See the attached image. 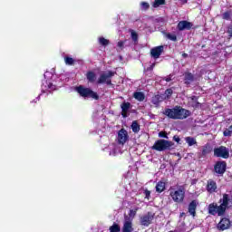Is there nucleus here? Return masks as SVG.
Returning <instances> with one entry per match:
<instances>
[{
  "instance_id": "nucleus-1",
  "label": "nucleus",
  "mask_w": 232,
  "mask_h": 232,
  "mask_svg": "<svg viewBox=\"0 0 232 232\" xmlns=\"http://www.w3.org/2000/svg\"><path fill=\"white\" fill-rule=\"evenodd\" d=\"M163 115H166V117L173 119L174 121H184V119L191 117V111L180 106H175L172 109H165Z\"/></svg>"
},
{
  "instance_id": "nucleus-2",
  "label": "nucleus",
  "mask_w": 232,
  "mask_h": 232,
  "mask_svg": "<svg viewBox=\"0 0 232 232\" xmlns=\"http://www.w3.org/2000/svg\"><path fill=\"white\" fill-rule=\"evenodd\" d=\"M173 146H175L173 141H169L168 140H158L152 146V150H155L156 151H166L173 150Z\"/></svg>"
},
{
  "instance_id": "nucleus-3",
  "label": "nucleus",
  "mask_w": 232,
  "mask_h": 232,
  "mask_svg": "<svg viewBox=\"0 0 232 232\" xmlns=\"http://www.w3.org/2000/svg\"><path fill=\"white\" fill-rule=\"evenodd\" d=\"M76 92L81 95V97H83L86 99L87 97H90L91 99H94L95 101H99V94L97 92H93L90 88L83 87L82 85H80L76 88Z\"/></svg>"
},
{
  "instance_id": "nucleus-4",
  "label": "nucleus",
  "mask_w": 232,
  "mask_h": 232,
  "mask_svg": "<svg viewBox=\"0 0 232 232\" xmlns=\"http://www.w3.org/2000/svg\"><path fill=\"white\" fill-rule=\"evenodd\" d=\"M169 196L177 204H182L186 197V189L183 188H179L178 190L172 189L170 190Z\"/></svg>"
},
{
  "instance_id": "nucleus-5",
  "label": "nucleus",
  "mask_w": 232,
  "mask_h": 232,
  "mask_svg": "<svg viewBox=\"0 0 232 232\" xmlns=\"http://www.w3.org/2000/svg\"><path fill=\"white\" fill-rule=\"evenodd\" d=\"M208 213L209 215H213V217H224L226 214V209L222 207V205H218L216 203H212L208 205Z\"/></svg>"
},
{
  "instance_id": "nucleus-6",
  "label": "nucleus",
  "mask_w": 232,
  "mask_h": 232,
  "mask_svg": "<svg viewBox=\"0 0 232 232\" xmlns=\"http://www.w3.org/2000/svg\"><path fill=\"white\" fill-rule=\"evenodd\" d=\"M113 75H115V72H113L111 71L102 72L97 81V84H104L105 83L108 86H111V77H113Z\"/></svg>"
},
{
  "instance_id": "nucleus-7",
  "label": "nucleus",
  "mask_w": 232,
  "mask_h": 232,
  "mask_svg": "<svg viewBox=\"0 0 232 232\" xmlns=\"http://www.w3.org/2000/svg\"><path fill=\"white\" fill-rule=\"evenodd\" d=\"M153 220H155V213L153 212H147L146 214L140 217V224L145 227L150 226V224L153 223Z\"/></svg>"
},
{
  "instance_id": "nucleus-8",
  "label": "nucleus",
  "mask_w": 232,
  "mask_h": 232,
  "mask_svg": "<svg viewBox=\"0 0 232 232\" xmlns=\"http://www.w3.org/2000/svg\"><path fill=\"white\" fill-rule=\"evenodd\" d=\"M219 204L226 209L232 208V194H223L222 198L219 199Z\"/></svg>"
},
{
  "instance_id": "nucleus-9",
  "label": "nucleus",
  "mask_w": 232,
  "mask_h": 232,
  "mask_svg": "<svg viewBox=\"0 0 232 232\" xmlns=\"http://www.w3.org/2000/svg\"><path fill=\"white\" fill-rule=\"evenodd\" d=\"M214 156L221 159H229V149L224 146L214 149Z\"/></svg>"
},
{
  "instance_id": "nucleus-10",
  "label": "nucleus",
  "mask_w": 232,
  "mask_h": 232,
  "mask_svg": "<svg viewBox=\"0 0 232 232\" xmlns=\"http://www.w3.org/2000/svg\"><path fill=\"white\" fill-rule=\"evenodd\" d=\"M226 168H227V164L226 161H218L216 165L214 166V171L218 175H224L226 173Z\"/></svg>"
},
{
  "instance_id": "nucleus-11",
  "label": "nucleus",
  "mask_w": 232,
  "mask_h": 232,
  "mask_svg": "<svg viewBox=\"0 0 232 232\" xmlns=\"http://www.w3.org/2000/svg\"><path fill=\"white\" fill-rule=\"evenodd\" d=\"M128 139V131L124 129L120 130L117 137L118 143L123 146V144H126Z\"/></svg>"
},
{
  "instance_id": "nucleus-12",
  "label": "nucleus",
  "mask_w": 232,
  "mask_h": 232,
  "mask_svg": "<svg viewBox=\"0 0 232 232\" xmlns=\"http://www.w3.org/2000/svg\"><path fill=\"white\" fill-rule=\"evenodd\" d=\"M54 90H57V87L53 83L48 81H44V82H43L42 93H46V92H49V93H51V92H53Z\"/></svg>"
},
{
  "instance_id": "nucleus-13",
  "label": "nucleus",
  "mask_w": 232,
  "mask_h": 232,
  "mask_svg": "<svg viewBox=\"0 0 232 232\" xmlns=\"http://www.w3.org/2000/svg\"><path fill=\"white\" fill-rule=\"evenodd\" d=\"M177 28L179 32H184V30H191V28H193V24L183 20L179 22Z\"/></svg>"
},
{
  "instance_id": "nucleus-14",
  "label": "nucleus",
  "mask_w": 232,
  "mask_h": 232,
  "mask_svg": "<svg viewBox=\"0 0 232 232\" xmlns=\"http://www.w3.org/2000/svg\"><path fill=\"white\" fill-rule=\"evenodd\" d=\"M122 232H133V223L128 216H125Z\"/></svg>"
},
{
  "instance_id": "nucleus-15",
  "label": "nucleus",
  "mask_w": 232,
  "mask_h": 232,
  "mask_svg": "<svg viewBox=\"0 0 232 232\" xmlns=\"http://www.w3.org/2000/svg\"><path fill=\"white\" fill-rule=\"evenodd\" d=\"M230 226H231V221H229L228 218H225L220 220V222L218 225V228L220 231H226V229H229Z\"/></svg>"
},
{
  "instance_id": "nucleus-16",
  "label": "nucleus",
  "mask_w": 232,
  "mask_h": 232,
  "mask_svg": "<svg viewBox=\"0 0 232 232\" xmlns=\"http://www.w3.org/2000/svg\"><path fill=\"white\" fill-rule=\"evenodd\" d=\"M162 52H164V46L160 45L151 49L150 55L153 57V59H159L162 54Z\"/></svg>"
},
{
  "instance_id": "nucleus-17",
  "label": "nucleus",
  "mask_w": 232,
  "mask_h": 232,
  "mask_svg": "<svg viewBox=\"0 0 232 232\" xmlns=\"http://www.w3.org/2000/svg\"><path fill=\"white\" fill-rule=\"evenodd\" d=\"M166 101V96L162 94H156L151 98V102L156 106V108H159L160 102Z\"/></svg>"
},
{
  "instance_id": "nucleus-18",
  "label": "nucleus",
  "mask_w": 232,
  "mask_h": 232,
  "mask_svg": "<svg viewBox=\"0 0 232 232\" xmlns=\"http://www.w3.org/2000/svg\"><path fill=\"white\" fill-rule=\"evenodd\" d=\"M121 116L123 117V119H126V117H128V111L131 110V103L124 102L121 105Z\"/></svg>"
},
{
  "instance_id": "nucleus-19",
  "label": "nucleus",
  "mask_w": 232,
  "mask_h": 232,
  "mask_svg": "<svg viewBox=\"0 0 232 232\" xmlns=\"http://www.w3.org/2000/svg\"><path fill=\"white\" fill-rule=\"evenodd\" d=\"M207 191L208 193H215L217 191V182L213 179H208L207 184Z\"/></svg>"
},
{
  "instance_id": "nucleus-20",
  "label": "nucleus",
  "mask_w": 232,
  "mask_h": 232,
  "mask_svg": "<svg viewBox=\"0 0 232 232\" xmlns=\"http://www.w3.org/2000/svg\"><path fill=\"white\" fill-rule=\"evenodd\" d=\"M105 151H108L109 155H112V157H115L117 153H119V149L117 148V145L115 143H112L108 148H105Z\"/></svg>"
},
{
  "instance_id": "nucleus-21",
  "label": "nucleus",
  "mask_w": 232,
  "mask_h": 232,
  "mask_svg": "<svg viewBox=\"0 0 232 232\" xmlns=\"http://www.w3.org/2000/svg\"><path fill=\"white\" fill-rule=\"evenodd\" d=\"M197 206H198V202L197 200H192L188 205V213L195 217L197 213Z\"/></svg>"
},
{
  "instance_id": "nucleus-22",
  "label": "nucleus",
  "mask_w": 232,
  "mask_h": 232,
  "mask_svg": "<svg viewBox=\"0 0 232 232\" xmlns=\"http://www.w3.org/2000/svg\"><path fill=\"white\" fill-rule=\"evenodd\" d=\"M184 81H185V84H191V82L195 81V76L191 72H185Z\"/></svg>"
},
{
  "instance_id": "nucleus-23",
  "label": "nucleus",
  "mask_w": 232,
  "mask_h": 232,
  "mask_svg": "<svg viewBox=\"0 0 232 232\" xmlns=\"http://www.w3.org/2000/svg\"><path fill=\"white\" fill-rule=\"evenodd\" d=\"M134 99H136V101H139L140 102H142L144 101V99H146V96L144 95V92H136L133 94Z\"/></svg>"
},
{
  "instance_id": "nucleus-24",
  "label": "nucleus",
  "mask_w": 232,
  "mask_h": 232,
  "mask_svg": "<svg viewBox=\"0 0 232 232\" xmlns=\"http://www.w3.org/2000/svg\"><path fill=\"white\" fill-rule=\"evenodd\" d=\"M185 141L188 143V146L191 147V146H197V139L188 136L185 138Z\"/></svg>"
},
{
  "instance_id": "nucleus-25",
  "label": "nucleus",
  "mask_w": 232,
  "mask_h": 232,
  "mask_svg": "<svg viewBox=\"0 0 232 232\" xmlns=\"http://www.w3.org/2000/svg\"><path fill=\"white\" fill-rule=\"evenodd\" d=\"M189 103L192 108H198V106H200V102H198V98H197V96H192L190 98Z\"/></svg>"
},
{
  "instance_id": "nucleus-26",
  "label": "nucleus",
  "mask_w": 232,
  "mask_h": 232,
  "mask_svg": "<svg viewBox=\"0 0 232 232\" xmlns=\"http://www.w3.org/2000/svg\"><path fill=\"white\" fill-rule=\"evenodd\" d=\"M164 189H166V183L160 181L157 183L156 185V191L158 193H162V191H164Z\"/></svg>"
},
{
  "instance_id": "nucleus-27",
  "label": "nucleus",
  "mask_w": 232,
  "mask_h": 232,
  "mask_svg": "<svg viewBox=\"0 0 232 232\" xmlns=\"http://www.w3.org/2000/svg\"><path fill=\"white\" fill-rule=\"evenodd\" d=\"M86 78L89 82H95V79H97V76L95 75V72L91 71L87 72Z\"/></svg>"
},
{
  "instance_id": "nucleus-28",
  "label": "nucleus",
  "mask_w": 232,
  "mask_h": 232,
  "mask_svg": "<svg viewBox=\"0 0 232 232\" xmlns=\"http://www.w3.org/2000/svg\"><path fill=\"white\" fill-rule=\"evenodd\" d=\"M131 130L133 133H139V131H140V125H139V122H137V121H132Z\"/></svg>"
},
{
  "instance_id": "nucleus-29",
  "label": "nucleus",
  "mask_w": 232,
  "mask_h": 232,
  "mask_svg": "<svg viewBox=\"0 0 232 232\" xmlns=\"http://www.w3.org/2000/svg\"><path fill=\"white\" fill-rule=\"evenodd\" d=\"M162 5H166V0H154L152 7L159 8V6H162Z\"/></svg>"
},
{
  "instance_id": "nucleus-30",
  "label": "nucleus",
  "mask_w": 232,
  "mask_h": 232,
  "mask_svg": "<svg viewBox=\"0 0 232 232\" xmlns=\"http://www.w3.org/2000/svg\"><path fill=\"white\" fill-rule=\"evenodd\" d=\"M211 153V149H209V146H204L201 150L200 157H206V155H209Z\"/></svg>"
},
{
  "instance_id": "nucleus-31",
  "label": "nucleus",
  "mask_w": 232,
  "mask_h": 232,
  "mask_svg": "<svg viewBox=\"0 0 232 232\" xmlns=\"http://www.w3.org/2000/svg\"><path fill=\"white\" fill-rule=\"evenodd\" d=\"M64 63L67 66H72V64H75V60L70 56H65Z\"/></svg>"
},
{
  "instance_id": "nucleus-32",
  "label": "nucleus",
  "mask_w": 232,
  "mask_h": 232,
  "mask_svg": "<svg viewBox=\"0 0 232 232\" xmlns=\"http://www.w3.org/2000/svg\"><path fill=\"white\" fill-rule=\"evenodd\" d=\"M110 232H121V227L114 223L112 226L110 227Z\"/></svg>"
},
{
  "instance_id": "nucleus-33",
  "label": "nucleus",
  "mask_w": 232,
  "mask_h": 232,
  "mask_svg": "<svg viewBox=\"0 0 232 232\" xmlns=\"http://www.w3.org/2000/svg\"><path fill=\"white\" fill-rule=\"evenodd\" d=\"M99 44L102 46H108V44H110V41L104 37H100L99 38Z\"/></svg>"
},
{
  "instance_id": "nucleus-34",
  "label": "nucleus",
  "mask_w": 232,
  "mask_h": 232,
  "mask_svg": "<svg viewBox=\"0 0 232 232\" xmlns=\"http://www.w3.org/2000/svg\"><path fill=\"white\" fill-rule=\"evenodd\" d=\"M224 137H231L232 135V125L226 129L223 132Z\"/></svg>"
},
{
  "instance_id": "nucleus-35",
  "label": "nucleus",
  "mask_w": 232,
  "mask_h": 232,
  "mask_svg": "<svg viewBox=\"0 0 232 232\" xmlns=\"http://www.w3.org/2000/svg\"><path fill=\"white\" fill-rule=\"evenodd\" d=\"M161 95H164L165 101H166V99H169V97H171V95H173V90L172 89H167L165 91V93L161 94Z\"/></svg>"
},
{
  "instance_id": "nucleus-36",
  "label": "nucleus",
  "mask_w": 232,
  "mask_h": 232,
  "mask_svg": "<svg viewBox=\"0 0 232 232\" xmlns=\"http://www.w3.org/2000/svg\"><path fill=\"white\" fill-rule=\"evenodd\" d=\"M140 8H141V10H144V11L150 10V4L147 2H141Z\"/></svg>"
},
{
  "instance_id": "nucleus-37",
  "label": "nucleus",
  "mask_w": 232,
  "mask_h": 232,
  "mask_svg": "<svg viewBox=\"0 0 232 232\" xmlns=\"http://www.w3.org/2000/svg\"><path fill=\"white\" fill-rule=\"evenodd\" d=\"M117 46H118L117 51L121 52V50L124 49V42L122 41L118 42Z\"/></svg>"
},
{
  "instance_id": "nucleus-38",
  "label": "nucleus",
  "mask_w": 232,
  "mask_h": 232,
  "mask_svg": "<svg viewBox=\"0 0 232 232\" xmlns=\"http://www.w3.org/2000/svg\"><path fill=\"white\" fill-rule=\"evenodd\" d=\"M130 35H131L132 41L137 42V40L139 39V35L137 34V33L132 31Z\"/></svg>"
},
{
  "instance_id": "nucleus-39",
  "label": "nucleus",
  "mask_w": 232,
  "mask_h": 232,
  "mask_svg": "<svg viewBox=\"0 0 232 232\" xmlns=\"http://www.w3.org/2000/svg\"><path fill=\"white\" fill-rule=\"evenodd\" d=\"M168 39H169L170 41H177V35L175 34H169L167 35Z\"/></svg>"
},
{
  "instance_id": "nucleus-40",
  "label": "nucleus",
  "mask_w": 232,
  "mask_h": 232,
  "mask_svg": "<svg viewBox=\"0 0 232 232\" xmlns=\"http://www.w3.org/2000/svg\"><path fill=\"white\" fill-rule=\"evenodd\" d=\"M137 215V210L130 209L129 213V217L133 218Z\"/></svg>"
},
{
  "instance_id": "nucleus-41",
  "label": "nucleus",
  "mask_w": 232,
  "mask_h": 232,
  "mask_svg": "<svg viewBox=\"0 0 232 232\" xmlns=\"http://www.w3.org/2000/svg\"><path fill=\"white\" fill-rule=\"evenodd\" d=\"M144 195H145V198L150 199V195H151V192H150V190H148V189H145V190H144Z\"/></svg>"
},
{
  "instance_id": "nucleus-42",
  "label": "nucleus",
  "mask_w": 232,
  "mask_h": 232,
  "mask_svg": "<svg viewBox=\"0 0 232 232\" xmlns=\"http://www.w3.org/2000/svg\"><path fill=\"white\" fill-rule=\"evenodd\" d=\"M229 13H227V12H226V13H224L223 14H222V17H223V19H229Z\"/></svg>"
},
{
  "instance_id": "nucleus-43",
  "label": "nucleus",
  "mask_w": 232,
  "mask_h": 232,
  "mask_svg": "<svg viewBox=\"0 0 232 232\" xmlns=\"http://www.w3.org/2000/svg\"><path fill=\"white\" fill-rule=\"evenodd\" d=\"M171 77H173V75H169V76L164 78V81H166V82H169L170 81H172Z\"/></svg>"
},
{
  "instance_id": "nucleus-44",
  "label": "nucleus",
  "mask_w": 232,
  "mask_h": 232,
  "mask_svg": "<svg viewBox=\"0 0 232 232\" xmlns=\"http://www.w3.org/2000/svg\"><path fill=\"white\" fill-rule=\"evenodd\" d=\"M159 137H161L163 139H168V134L164 133V132H160L159 133Z\"/></svg>"
},
{
  "instance_id": "nucleus-45",
  "label": "nucleus",
  "mask_w": 232,
  "mask_h": 232,
  "mask_svg": "<svg viewBox=\"0 0 232 232\" xmlns=\"http://www.w3.org/2000/svg\"><path fill=\"white\" fill-rule=\"evenodd\" d=\"M173 140H175V142H177V143L179 144V143L180 142V137L175 135V136L173 137Z\"/></svg>"
},
{
  "instance_id": "nucleus-46",
  "label": "nucleus",
  "mask_w": 232,
  "mask_h": 232,
  "mask_svg": "<svg viewBox=\"0 0 232 232\" xmlns=\"http://www.w3.org/2000/svg\"><path fill=\"white\" fill-rule=\"evenodd\" d=\"M227 34H228L229 37H232V24L230 26H228Z\"/></svg>"
},
{
  "instance_id": "nucleus-47",
  "label": "nucleus",
  "mask_w": 232,
  "mask_h": 232,
  "mask_svg": "<svg viewBox=\"0 0 232 232\" xmlns=\"http://www.w3.org/2000/svg\"><path fill=\"white\" fill-rule=\"evenodd\" d=\"M48 75H50V72H46L44 74V76L45 79H46V77H48Z\"/></svg>"
},
{
  "instance_id": "nucleus-48",
  "label": "nucleus",
  "mask_w": 232,
  "mask_h": 232,
  "mask_svg": "<svg viewBox=\"0 0 232 232\" xmlns=\"http://www.w3.org/2000/svg\"><path fill=\"white\" fill-rule=\"evenodd\" d=\"M153 68H155V63H152V64L150 65V70H153Z\"/></svg>"
},
{
  "instance_id": "nucleus-49",
  "label": "nucleus",
  "mask_w": 232,
  "mask_h": 232,
  "mask_svg": "<svg viewBox=\"0 0 232 232\" xmlns=\"http://www.w3.org/2000/svg\"><path fill=\"white\" fill-rule=\"evenodd\" d=\"M40 96H38L36 99L34 100V102H37V101H39Z\"/></svg>"
},
{
  "instance_id": "nucleus-50",
  "label": "nucleus",
  "mask_w": 232,
  "mask_h": 232,
  "mask_svg": "<svg viewBox=\"0 0 232 232\" xmlns=\"http://www.w3.org/2000/svg\"><path fill=\"white\" fill-rule=\"evenodd\" d=\"M182 57H184V59H186V57H188V53H183Z\"/></svg>"
},
{
  "instance_id": "nucleus-51",
  "label": "nucleus",
  "mask_w": 232,
  "mask_h": 232,
  "mask_svg": "<svg viewBox=\"0 0 232 232\" xmlns=\"http://www.w3.org/2000/svg\"><path fill=\"white\" fill-rule=\"evenodd\" d=\"M182 1V3L184 4V5H186V3H188V0H181Z\"/></svg>"
},
{
  "instance_id": "nucleus-52",
  "label": "nucleus",
  "mask_w": 232,
  "mask_h": 232,
  "mask_svg": "<svg viewBox=\"0 0 232 232\" xmlns=\"http://www.w3.org/2000/svg\"><path fill=\"white\" fill-rule=\"evenodd\" d=\"M60 77H61V79H63V77H64V75L62 74V75H60Z\"/></svg>"
},
{
  "instance_id": "nucleus-53",
  "label": "nucleus",
  "mask_w": 232,
  "mask_h": 232,
  "mask_svg": "<svg viewBox=\"0 0 232 232\" xmlns=\"http://www.w3.org/2000/svg\"><path fill=\"white\" fill-rule=\"evenodd\" d=\"M230 90H232V87L230 88Z\"/></svg>"
}]
</instances>
